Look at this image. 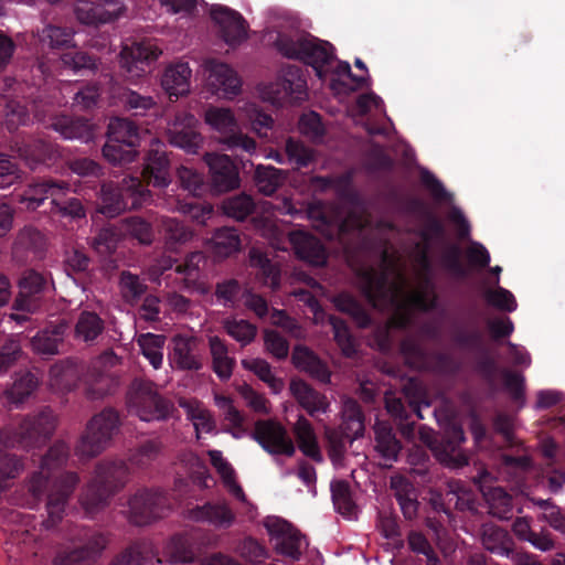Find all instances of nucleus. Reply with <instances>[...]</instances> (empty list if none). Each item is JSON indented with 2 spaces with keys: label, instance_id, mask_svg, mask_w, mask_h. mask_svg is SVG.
I'll return each mask as SVG.
<instances>
[{
  "label": "nucleus",
  "instance_id": "5fc2aeb1",
  "mask_svg": "<svg viewBox=\"0 0 565 565\" xmlns=\"http://www.w3.org/2000/svg\"><path fill=\"white\" fill-rule=\"evenodd\" d=\"M329 322L333 330V338L341 349L342 353L352 358L356 353L355 340L347 324V322L335 316H330Z\"/></svg>",
  "mask_w": 565,
  "mask_h": 565
},
{
  "label": "nucleus",
  "instance_id": "3c124183",
  "mask_svg": "<svg viewBox=\"0 0 565 565\" xmlns=\"http://www.w3.org/2000/svg\"><path fill=\"white\" fill-rule=\"evenodd\" d=\"M125 234L137 239L140 244L150 245L154 238L152 224L141 216H129L122 221Z\"/></svg>",
  "mask_w": 565,
  "mask_h": 565
},
{
  "label": "nucleus",
  "instance_id": "2eb2a0df",
  "mask_svg": "<svg viewBox=\"0 0 565 565\" xmlns=\"http://www.w3.org/2000/svg\"><path fill=\"white\" fill-rule=\"evenodd\" d=\"M161 52L150 42L134 43L130 47L125 46L120 52L121 75L130 83L150 72V65L159 57Z\"/></svg>",
  "mask_w": 565,
  "mask_h": 565
},
{
  "label": "nucleus",
  "instance_id": "e433bc0d",
  "mask_svg": "<svg viewBox=\"0 0 565 565\" xmlns=\"http://www.w3.org/2000/svg\"><path fill=\"white\" fill-rule=\"evenodd\" d=\"M334 307L349 315L360 328H367L372 323V318L363 305L351 294L340 292L333 297Z\"/></svg>",
  "mask_w": 565,
  "mask_h": 565
},
{
  "label": "nucleus",
  "instance_id": "4be33fe9",
  "mask_svg": "<svg viewBox=\"0 0 565 565\" xmlns=\"http://www.w3.org/2000/svg\"><path fill=\"white\" fill-rule=\"evenodd\" d=\"M179 120L180 117H177L175 122L168 130L169 142L188 153H198L202 146L203 137L193 126L195 121L194 116L185 114L182 122H179Z\"/></svg>",
  "mask_w": 565,
  "mask_h": 565
},
{
  "label": "nucleus",
  "instance_id": "412c9836",
  "mask_svg": "<svg viewBox=\"0 0 565 565\" xmlns=\"http://www.w3.org/2000/svg\"><path fill=\"white\" fill-rule=\"evenodd\" d=\"M289 241L299 259L315 266H322L327 263V249L317 236L306 231H294L289 235Z\"/></svg>",
  "mask_w": 565,
  "mask_h": 565
},
{
  "label": "nucleus",
  "instance_id": "2f4dec72",
  "mask_svg": "<svg viewBox=\"0 0 565 565\" xmlns=\"http://www.w3.org/2000/svg\"><path fill=\"white\" fill-rule=\"evenodd\" d=\"M67 326L60 322L39 331L31 339V347L35 353L54 355L58 353V345L63 341Z\"/></svg>",
  "mask_w": 565,
  "mask_h": 565
},
{
  "label": "nucleus",
  "instance_id": "69168bd1",
  "mask_svg": "<svg viewBox=\"0 0 565 565\" xmlns=\"http://www.w3.org/2000/svg\"><path fill=\"white\" fill-rule=\"evenodd\" d=\"M224 329L230 337L243 345L250 343L257 334L256 326L247 320H226Z\"/></svg>",
  "mask_w": 565,
  "mask_h": 565
},
{
  "label": "nucleus",
  "instance_id": "7c9ffc66",
  "mask_svg": "<svg viewBox=\"0 0 565 565\" xmlns=\"http://www.w3.org/2000/svg\"><path fill=\"white\" fill-rule=\"evenodd\" d=\"M373 429L376 451L384 459L396 461L403 446L392 425L387 422L376 420Z\"/></svg>",
  "mask_w": 565,
  "mask_h": 565
},
{
  "label": "nucleus",
  "instance_id": "bf43d9fd",
  "mask_svg": "<svg viewBox=\"0 0 565 565\" xmlns=\"http://www.w3.org/2000/svg\"><path fill=\"white\" fill-rule=\"evenodd\" d=\"M67 167L72 173L85 179L87 182L98 181L104 175V168L97 161L86 157L70 159Z\"/></svg>",
  "mask_w": 565,
  "mask_h": 565
},
{
  "label": "nucleus",
  "instance_id": "09e8293b",
  "mask_svg": "<svg viewBox=\"0 0 565 565\" xmlns=\"http://www.w3.org/2000/svg\"><path fill=\"white\" fill-rule=\"evenodd\" d=\"M137 342L142 355L149 361L153 369H160L163 361L162 350L166 343V337L162 334L145 333L139 335Z\"/></svg>",
  "mask_w": 565,
  "mask_h": 565
},
{
  "label": "nucleus",
  "instance_id": "13d9d810",
  "mask_svg": "<svg viewBox=\"0 0 565 565\" xmlns=\"http://www.w3.org/2000/svg\"><path fill=\"white\" fill-rule=\"evenodd\" d=\"M254 207L253 199L246 194L230 196L222 204L224 214L236 221L245 220L253 213Z\"/></svg>",
  "mask_w": 565,
  "mask_h": 565
},
{
  "label": "nucleus",
  "instance_id": "0eeeda50",
  "mask_svg": "<svg viewBox=\"0 0 565 565\" xmlns=\"http://www.w3.org/2000/svg\"><path fill=\"white\" fill-rule=\"evenodd\" d=\"M139 177H130L124 180L125 190L130 191L135 204L145 202L150 198L148 186L163 189L171 182L170 160L167 154L166 146L156 140L145 157V162Z\"/></svg>",
  "mask_w": 565,
  "mask_h": 565
},
{
  "label": "nucleus",
  "instance_id": "aec40b11",
  "mask_svg": "<svg viewBox=\"0 0 565 565\" xmlns=\"http://www.w3.org/2000/svg\"><path fill=\"white\" fill-rule=\"evenodd\" d=\"M124 10L121 0H78L75 6L77 19L85 24L108 23L120 17Z\"/></svg>",
  "mask_w": 565,
  "mask_h": 565
},
{
  "label": "nucleus",
  "instance_id": "4d7b16f0",
  "mask_svg": "<svg viewBox=\"0 0 565 565\" xmlns=\"http://www.w3.org/2000/svg\"><path fill=\"white\" fill-rule=\"evenodd\" d=\"M62 64L75 73L89 71L95 72L98 67V58L84 51L71 50L62 54Z\"/></svg>",
  "mask_w": 565,
  "mask_h": 565
},
{
  "label": "nucleus",
  "instance_id": "6e6552de",
  "mask_svg": "<svg viewBox=\"0 0 565 565\" xmlns=\"http://www.w3.org/2000/svg\"><path fill=\"white\" fill-rule=\"evenodd\" d=\"M429 507L434 515L426 516L428 530H443L441 519H449L452 509L461 512L478 511L476 493L460 480L448 482L445 493L431 492Z\"/></svg>",
  "mask_w": 565,
  "mask_h": 565
},
{
  "label": "nucleus",
  "instance_id": "39448f33",
  "mask_svg": "<svg viewBox=\"0 0 565 565\" xmlns=\"http://www.w3.org/2000/svg\"><path fill=\"white\" fill-rule=\"evenodd\" d=\"M129 468L124 460H105L97 463L95 475L85 488L81 503L86 512L104 508L109 499L127 483Z\"/></svg>",
  "mask_w": 565,
  "mask_h": 565
},
{
  "label": "nucleus",
  "instance_id": "79ce46f5",
  "mask_svg": "<svg viewBox=\"0 0 565 565\" xmlns=\"http://www.w3.org/2000/svg\"><path fill=\"white\" fill-rule=\"evenodd\" d=\"M190 518L198 522L213 525L230 524L233 520L231 510L225 504L205 503L190 510Z\"/></svg>",
  "mask_w": 565,
  "mask_h": 565
},
{
  "label": "nucleus",
  "instance_id": "de8ad7c7",
  "mask_svg": "<svg viewBox=\"0 0 565 565\" xmlns=\"http://www.w3.org/2000/svg\"><path fill=\"white\" fill-rule=\"evenodd\" d=\"M331 498L335 510L345 518L355 514L356 505L352 499L351 488L345 480H333L330 484Z\"/></svg>",
  "mask_w": 565,
  "mask_h": 565
},
{
  "label": "nucleus",
  "instance_id": "c03bdc74",
  "mask_svg": "<svg viewBox=\"0 0 565 565\" xmlns=\"http://www.w3.org/2000/svg\"><path fill=\"white\" fill-rule=\"evenodd\" d=\"M105 330V321L94 311L84 310L78 315L75 335L86 343L94 342Z\"/></svg>",
  "mask_w": 565,
  "mask_h": 565
},
{
  "label": "nucleus",
  "instance_id": "c756f323",
  "mask_svg": "<svg viewBox=\"0 0 565 565\" xmlns=\"http://www.w3.org/2000/svg\"><path fill=\"white\" fill-rule=\"evenodd\" d=\"M423 226L418 232V236L424 243V249L420 255V263L424 268L430 267L428 256L429 248L436 242L444 241L446 237V227L443 221L433 212H425V217L422 218Z\"/></svg>",
  "mask_w": 565,
  "mask_h": 565
},
{
  "label": "nucleus",
  "instance_id": "052dcab7",
  "mask_svg": "<svg viewBox=\"0 0 565 565\" xmlns=\"http://www.w3.org/2000/svg\"><path fill=\"white\" fill-rule=\"evenodd\" d=\"M242 365L244 369L256 374L258 379L265 382L275 393H278L282 388V381L273 374L271 367L267 361L263 359L243 360Z\"/></svg>",
  "mask_w": 565,
  "mask_h": 565
},
{
  "label": "nucleus",
  "instance_id": "680f3d73",
  "mask_svg": "<svg viewBox=\"0 0 565 565\" xmlns=\"http://www.w3.org/2000/svg\"><path fill=\"white\" fill-rule=\"evenodd\" d=\"M121 231L109 225L100 228L93 238L94 248L102 255H110L117 248L120 241Z\"/></svg>",
  "mask_w": 565,
  "mask_h": 565
},
{
  "label": "nucleus",
  "instance_id": "cd10ccee",
  "mask_svg": "<svg viewBox=\"0 0 565 565\" xmlns=\"http://www.w3.org/2000/svg\"><path fill=\"white\" fill-rule=\"evenodd\" d=\"M192 71L188 63L178 62L167 66L161 77V86L170 98L178 99L190 92Z\"/></svg>",
  "mask_w": 565,
  "mask_h": 565
},
{
  "label": "nucleus",
  "instance_id": "603ef678",
  "mask_svg": "<svg viewBox=\"0 0 565 565\" xmlns=\"http://www.w3.org/2000/svg\"><path fill=\"white\" fill-rule=\"evenodd\" d=\"M104 158L113 164H126L135 161L138 156L137 148L128 147L125 142L115 141L107 137L103 147Z\"/></svg>",
  "mask_w": 565,
  "mask_h": 565
},
{
  "label": "nucleus",
  "instance_id": "20e7f679",
  "mask_svg": "<svg viewBox=\"0 0 565 565\" xmlns=\"http://www.w3.org/2000/svg\"><path fill=\"white\" fill-rule=\"evenodd\" d=\"M277 51L285 57L298 60L310 65L320 79L327 76L326 66L334 60L331 43L322 41L309 33H280L275 42Z\"/></svg>",
  "mask_w": 565,
  "mask_h": 565
},
{
  "label": "nucleus",
  "instance_id": "6e6d98bb",
  "mask_svg": "<svg viewBox=\"0 0 565 565\" xmlns=\"http://www.w3.org/2000/svg\"><path fill=\"white\" fill-rule=\"evenodd\" d=\"M161 451L162 443L160 439H147L134 450L129 461L138 468H146L160 456Z\"/></svg>",
  "mask_w": 565,
  "mask_h": 565
},
{
  "label": "nucleus",
  "instance_id": "1a4fd4ad",
  "mask_svg": "<svg viewBox=\"0 0 565 565\" xmlns=\"http://www.w3.org/2000/svg\"><path fill=\"white\" fill-rule=\"evenodd\" d=\"M120 426L119 413L113 407L104 408L87 423L85 434L75 447L76 454L83 458L98 456L119 433Z\"/></svg>",
  "mask_w": 565,
  "mask_h": 565
},
{
  "label": "nucleus",
  "instance_id": "a18cd8bd",
  "mask_svg": "<svg viewBox=\"0 0 565 565\" xmlns=\"http://www.w3.org/2000/svg\"><path fill=\"white\" fill-rule=\"evenodd\" d=\"M365 298L375 306L387 297V278L374 269H365L360 275Z\"/></svg>",
  "mask_w": 565,
  "mask_h": 565
},
{
  "label": "nucleus",
  "instance_id": "f704fd0d",
  "mask_svg": "<svg viewBox=\"0 0 565 565\" xmlns=\"http://www.w3.org/2000/svg\"><path fill=\"white\" fill-rule=\"evenodd\" d=\"M106 543L102 533H95L85 547L58 558L56 565H92L93 559L102 553Z\"/></svg>",
  "mask_w": 565,
  "mask_h": 565
},
{
  "label": "nucleus",
  "instance_id": "b1692460",
  "mask_svg": "<svg viewBox=\"0 0 565 565\" xmlns=\"http://www.w3.org/2000/svg\"><path fill=\"white\" fill-rule=\"evenodd\" d=\"M118 104L134 117H156L160 107L153 97L142 95L130 88L121 87L114 92Z\"/></svg>",
  "mask_w": 565,
  "mask_h": 565
},
{
  "label": "nucleus",
  "instance_id": "49530a36",
  "mask_svg": "<svg viewBox=\"0 0 565 565\" xmlns=\"http://www.w3.org/2000/svg\"><path fill=\"white\" fill-rule=\"evenodd\" d=\"M128 207L120 189L113 183H103L100 186V204L98 211L108 216L115 217Z\"/></svg>",
  "mask_w": 565,
  "mask_h": 565
},
{
  "label": "nucleus",
  "instance_id": "423d86ee",
  "mask_svg": "<svg viewBox=\"0 0 565 565\" xmlns=\"http://www.w3.org/2000/svg\"><path fill=\"white\" fill-rule=\"evenodd\" d=\"M126 407L130 415L142 422H164L178 414L174 403L161 395L157 385L145 379H135L126 393Z\"/></svg>",
  "mask_w": 565,
  "mask_h": 565
},
{
  "label": "nucleus",
  "instance_id": "9d476101",
  "mask_svg": "<svg viewBox=\"0 0 565 565\" xmlns=\"http://www.w3.org/2000/svg\"><path fill=\"white\" fill-rule=\"evenodd\" d=\"M56 416L50 407H43L38 414L25 416L11 436L12 446L23 449L39 447L53 435Z\"/></svg>",
  "mask_w": 565,
  "mask_h": 565
},
{
  "label": "nucleus",
  "instance_id": "a211bd4d",
  "mask_svg": "<svg viewBox=\"0 0 565 565\" xmlns=\"http://www.w3.org/2000/svg\"><path fill=\"white\" fill-rule=\"evenodd\" d=\"M275 99L299 103L307 98V79L300 66L286 64L281 66L277 82L273 87Z\"/></svg>",
  "mask_w": 565,
  "mask_h": 565
},
{
  "label": "nucleus",
  "instance_id": "0e129e2a",
  "mask_svg": "<svg viewBox=\"0 0 565 565\" xmlns=\"http://www.w3.org/2000/svg\"><path fill=\"white\" fill-rule=\"evenodd\" d=\"M503 385L504 388L509 392L511 399L519 405V407H523L525 404V379L522 374L503 370Z\"/></svg>",
  "mask_w": 565,
  "mask_h": 565
},
{
  "label": "nucleus",
  "instance_id": "6ab92c4d",
  "mask_svg": "<svg viewBox=\"0 0 565 565\" xmlns=\"http://www.w3.org/2000/svg\"><path fill=\"white\" fill-rule=\"evenodd\" d=\"M204 160L211 173L212 186L216 192H227L239 186L238 167L230 156L207 152Z\"/></svg>",
  "mask_w": 565,
  "mask_h": 565
},
{
  "label": "nucleus",
  "instance_id": "e2e57ef3",
  "mask_svg": "<svg viewBox=\"0 0 565 565\" xmlns=\"http://www.w3.org/2000/svg\"><path fill=\"white\" fill-rule=\"evenodd\" d=\"M460 255V247L457 244H449L441 255V264L454 277L465 279L469 276V269L461 263Z\"/></svg>",
  "mask_w": 565,
  "mask_h": 565
},
{
  "label": "nucleus",
  "instance_id": "a19ab883",
  "mask_svg": "<svg viewBox=\"0 0 565 565\" xmlns=\"http://www.w3.org/2000/svg\"><path fill=\"white\" fill-rule=\"evenodd\" d=\"M271 534L270 541L277 552L294 559L299 558L308 545L306 536L300 532H271Z\"/></svg>",
  "mask_w": 565,
  "mask_h": 565
},
{
  "label": "nucleus",
  "instance_id": "58836bf2",
  "mask_svg": "<svg viewBox=\"0 0 565 565\" xmlns=\"http://www.w3.org/2000/svg\"><path fill=\"white\" fill-rule=\"evenodd\" d=\"M25 160L31 169L39 164L51 166L60 157L58 148L43 140H34L24 149Z\"/></svg>",
  "mask_w": 565,
  "mask_h": 565
},
{
  "label": "nucleus",
  "instance_id": "72a5a7b5",
  "mask_svg": "<svg viewBox=\"0 0 565 565\" xmlns=\"http://www.w3.org/2000/svg\"><path fill=\"white\" fill-rule=\"evenodd\" d=\"M294 434L300 451L316 462L323 460L313 428L308 419L300 416L294 426Z\"/></svg>",
  "mask_w": 565,
  "mask_h": 565
},
{
  "label": "nucleus",
  "instance_id": "a878e982",
  "mask_svg": "<svg viewBox=\"0 0 565 565\" xmlns=\"http://www.w3.org/2000/svg\"><path fill=\"white\" fill-rule=\"evenodd\" d=\"M466 440L465 433L460 427H455L450 435L436 448L437 459L447 467L462 468L468 465L469 458L460 448Z\"/></svg>",
  "mask_w": 565,
  "mask_h": 565
},
{
  "label": "nucleus",
  "instance_id": "338daca9",
  "mask_svg": "<svg viewBox=\"0 0 565 565\" xmlns=\"http://www.w3.org/2000/svg\"><path fill=\"white\" fill-rule=\"evenodd\" d=\"M100 97V87L97 83L82 85L73 96V106L79 110H90L97 106Z\"/></svg>",
  "mask_w": 565,
  "mask_h": 565
},
{
  "label": "nucleus",
  "instance_id": "f8f14e48",
  "mask_svg": "<svg viewBox=\"0 0 565 565\" xmlns=\"http://www.w3.org/2000/svg\"><path fill=\"white\" fill-rule=\"evenodd\" d=\"M451 341L461 350L481 354L477 362L478 372L488 381L494 379L498 366L494 359L487 354L484 335L477 326H455L451 330Z\"/></svg>",
  "mask_w": 565,
  "mask_h": 565
},
{
  "label": "nucleus",
  "instance_id": "774afa93",
  "mask_svg": "<svg viewBox=\"0 0 565 565\" xmlns=\"http://www.w3.org/2000/svg\"><path fill=\"white\" fill-rule=\"evenodd\" d=\"M17 247L23 248L25 250L32 252L35 255H39L43 252L45 246V237L44 235L32 226L23 227L15 242Z\"/></svg>",
  "mask_w": 565,
  "mask_h": 565
},
{
  "label": "nucleus",
  "instance_id": "c9c22d12",
  "mask_svg": "<svg viewBox=\"0 0 565 565\" xmlns=\"http://www.w3.org/2000/svg\"><path fill=\"white\" fill-rule=\"evenodd\" d=\"M210 352L212 355V367L221 380H228L235 366V359L228 355L226 343L214 335L209 339Z\"/></svg>",
  "mask_w": 565,
  "mask_h": 565
},
{
  "label": "nucleus",
  "instance_id": "dca6fc26",
  "mask_svg": "<svg viewBox=\"0 0 565 565\" xmlns=\"http://www.w3.org/2000/svg\"><path fill=\"white\" fill-rule=\"evenodd\" d=\"M478 490L486 501L487 512L499 520H509L512 516V498L501 487L492 486V476L482 470L472 478Z\"/></svg>",
  "mask_w": 565,
  "mask_h": 565
},
{
  "label": "nucleus",
  "instance_id": "393cba45",
  "mask_svg": "<svg viewBox=\"0 0 565 565\" xmlns=\"http://www.w3.org/2000/svg\"><path fill=\"white\" fill-rule=\"evenodd\" d=\"M196 340L193 337L177 334L172 338V349L169 352L171 365L182 371H198L202 367L200 359L194 353Z\"/></svg>",
  "mask_w": 565,
  "mask_h": 565
},
{
  "label": "nucleus",
  "instance_id": "8fccbe9b",
  "mask_svg": "<svg viewBox=\"0 0 565 565\" xmlns=\"http://www.w3.org/2000/svg\"><path fill=\"white\" fill-rule=\"evenodd\" d=\"M254 182L260 193L273 195L284 182L282 171L271 166H258L255 169Z\"/></svg>",
  "mask_w": 565,
  "mask_h": 565
},
{
  "label": "nucleus",
  "instance_id": "ddd939ff",
  "mask_svg": "<svg viewBox=\"0 0 565 565\" xmlns=\"http://www.w3.org/2000/svg\"><path fill=\"white\" fill-rule=\"evenodd\" d=\"M250 437L269 455L292 457L296 452L287 429L275 419H258Z\"/></svg>",
  "mask_w": 565,
  "mask_h": 565
},
{
  "label": "nucleus",
  "instance_id": "7ed1b4c3",
  "mask_svg": "<svg viewBox=\"0 0 565 565\" xmlns=\"http://www.w3.org/2000/svg\"><path fill=\"white\" fill-rule=\"evenodd\" d=\"M19 291L14 298L10 319L23 326L30 316L39 312L55 291L52 274L33 268L23 270L19 279Z\"/></svg>",
  "mask_w": 565,
  "mask_h": 565
},
{
  "label": "nucleus",
  "instance_id": "f03ea898",
  "mask_svg": "<svg viewBox=\"0 0 565 565\" xmlns=\"http://www.w3.org/2000/svg\"><path fill=\"white\" fill-rule=\"evenodd\" d=\"M71 190L67 181L54 178H39L29 183L21 194L20 203L35 211L50 199V213L62 217L84 218L86 210L77 198L65 199Z\"/></svg>",
  "mask_w": 565,
  "mask_h": 565
},
{
  "label": "nucleus",
  "instance_id": "4c0bfd02",
  "mask_svg": "<svg viewBox=\"0 0 565 565\" xmlns=\"http://www.w3.org/2000/svg\"><path fill=\"white\" fill-rule=\"evenodd\" d=\"M140 127L127 118H113L107 128V137L137 148L140 142Z\"/></svg>",
  "mask_w": 565,
  "mask_h": 565
},
{
  "label": "nucleus",
  "instance_id": "473e14b6",
  "mask_svg": "<svg viewBox=\"0 0 565 565\" xmlns=\"http://www.w3.org/2000/svg\"><path fill=\"white\" fill-rule=\"evenodd\" d=\"M290 392L309 415L313 416L316 413L326 411L327 403L324 396L313 390L305 381L292 380L290 383Z\"/></svg>",
  "mask_w": 565,
  "mask_h": 565
},
{
  "label": "nucleus",
  "instance_id": "864d4df0",
  "mask_svg": "<svg viewBox=\"0 0 565 565\" xmlns=\"http://www.w3.org/2000/svg\"><path fill=\"white\" fill-rule=\"evenodd\" d=\"M212 242L215 253L224 257L239 250L241 247L239 235L233 227L217 228L212 236Z\"/></svg>",
  "mask_w": 565,
  "mask_h": 565
},
{
  "label": "nucleus",
  "instance_id": "bb28decb",
  "mask_svg": "<svg viewBox=\"0 0 565 565\" xmlns=\"http://www.w3.org/2000/svg\"><path fill=\"white\" fill-rule=\"evenodd\" d=\"M292 363L301 372L307 373L312 379L329 383L331 372L326 362H323L312 350L307 347L297 345L292 352Z\"/></svg>",
  "mask_w": 565,
  "mask_h": 565
},
{
  "label": "nucleus",
  "instance_id": "f3484780",
  "mask_svg": "<svg viewBox=\"0 0 565 565\" xmlns=\"http://www.w3.org/2000/svg\"><path fill=\"white\" fill-rule=\"evenodd\" d=\"M210 15L226 44L234 46L247 38L248 25L239 12L222 4H213Z\"/></svg>",
  "mask_w": 565,
  "mask_h": 565
},
{
  "label": "nucleus",
  "instance_id": "5701e85b",
  "mask_svg": "<svg viewBox=\"0 0 565 565\" xmlns=\"http://www.w3.org/2000/svg\"><path fill=\"white\" fill-rule=\"evenodd\" d=\"M209 72V85L216 95L225 98L238 95L241 79L232 67L225 63L211 61Z\"/></svg>",
  "mask_w": 565,
  "mask_h": 565
},
{
  "label": "nucleus",
  "instance_id": "37998d69",
  "mask_svg": "<svg viewBox=\"0 0 565 565\" xmlns=\"http://www.w3.org/2000/svg\"><path fill=\"white\" fill-rule=\"evenodd\" d=\"M39 385L38 377L30 371L17 374L12 385L6 390L4 395L10 404H22Z\"/></svg>",
  "mask_w": 565,
  "mask_h": 565
},
{
  "label": "nucleus",
  "instance_id": "ea45409f",
  "mask_svg": "<svg viewBox=\"0 0 565 565\" xmlns=\"http://www.w3.org/2000/svg\"><path fill=\"white\" fill-rule=\"evenodd\" d=\"M120 295L128 305L138 303L148 291L146 280L129 270H122L118 282Z\"/></svg>",
  "mask_w": 565,
  "mask_h": 565
},
{
  "label": "nucleus",
  "instance_id": "4468645a",
  "mask_svg": "<svg viewBox=\"0 0 565 565\" xmlns=\"http://www.w3.org/2000/svg\"><path fill=\"white\" fill-rule=\"evenodd\" d=\"M204 117L207 125L224 134L222 142L228 149H242L246 152H252L256 149V142L253 138L235 131L237 124L231 109L211 106L205 110Z\"/></svg>",
  "mask_w": 565,
  "mask_h": 565
},
{
  "label": "nucleus",
  "instance_id": "f257e3e1",
  "mask_svg": "<svg viewBox=\"0 0 565 565\" xmlns=\"http://www.w3.org/2000/svg\"><path fill=\"white\" fill-rule=\"evenodd\" d=\"M70 447L65 441L54 443L41 459L39 470L33 471L23 483L25 503L35 509L45 500V530L60 525L66 516L68 501L79 483L76 472L60 470L66 465Z\"/></svg>",
  "mask_w": 565,
  "mask_h": 565
},
{
  "label": "nucleus",
  "instance_id": "c85d7f7f",
  "mask_svg": "<svg viewBox=\"0 0 565 565\" xmlns=\"http://www.w3.org/2000/svg\"><path fill=\"white\" fill-rule=\"evenodd\" d=\"M51 127L64 139H76L85 143L94 139V127L84 117L58 116L53 119Z\"/></svg>",
  "mask_w": 565,
  "mask_h": 565
},
{
  "label": "nucleus",
  "instance_id": "9b49d317",
  "mask_svg": "<svg viewBox=\"0 0 565 565\" xmlns=\"http://www.w3.org/2000/svg\"><path fill=\"white\" fill-rule=\"evenodd\" d=\"M171 509V501L164 491L139 489L128 501V519L136 526H145L161 519Z\"/></svg>",
  "mask_w": 565,
  "mask_h": 565
}]
</instances>
